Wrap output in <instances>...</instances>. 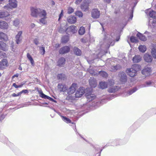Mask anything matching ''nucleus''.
I'll return each instance as SVG.
<instances>
[{"label":"nucleus","instance_id":"obj_50","mask_svg":"<svg viewBox=\"0 0 156 156\" xmlns=\"http://www.w3.org/2000/svg\"><path fill=\"white\" fill-rule=\"evenodd\" d=\"M131 41L133 43H136L137 42V40L135 37L132 36L130 38Z\"/></svg>","mask_w":156,"mask_h":156},{"label":"nucleus","instance_id":"obj_9","mask_svg":"<svg viewBox=\"0 0 156 156\" xmlns=\"http://www.w3.org/2000/svg\"><path fill=\"white\" fill-rule=\"evenodd\" d=\"M40 9H36L34 7H31L30 9L31 15L34 17H38V13Z\"/></svg>","mask_w":156,"mask_h":156},{"label":"nucleus","instance_id":"obj_53","mask_svg":"<svg viewBox=\"0 0 156 156\" xmlns=\"http://www.w3.org/2000/svg\"><path fill=\"white\" fill-rule=\"evenodd\" d=\"M109 85L111 86L113 85L114 84V81L113 80L110 79L109 80Z\"/></svg>","mask_w":156,"mask_h":156},{"label":"nucleus","instance_id":"obj_27","mask_svg":"<svg viewBox=\"0 0 156 156\" xmlns=\"http://www.w3.org/2000/svg\"><path fill=\"white\" fill-rule=\"evenodd\" d=\"M142 57L140 55H135L133 58V61L134 63H138L140 61Z\"/></svg>","mask_w":156,"mask_h":156},{"label":"nucleus","instance_id":"obj_26","mask_svg":"<svg viewBox=\"0 0 156 156\" xmlns=\"http://www.w3.org/2000/svg\"><path fill=\"white\" fill-rule=\"evenodd\" d=\"M86 95L87 101L89 102L94 99L96 97V96L93 94H86Z\"/></svg>","mask_w":156,"mask_h":156},{"label":"nucleus","instance_id":"obj_29","mask_svg":"<svg viewBox=\"0 0 156 156\" xmlns=\"http://www.w3.org/2000/svg\"><path fill=\"white\" fill-rule=\"evenodd\" d=\"M0 48L4 51H6L8 49L5 43L2 41H0Z\"/></svg>","mask_w":156,"mask_h":156},{"label":"nucleus","instance_id":"obj_4","mask_svg":"<svg viewBox=\"0 0 156 156\" xmlns=\"http://www.w3.org/2000/svg\"><path fill=\"white\" fill-rule=\"evenodd\" d=\"M77 86L76 84L73 83L69 88L68 89L67 87V90L66 91L67 94L70 95L73 94L77 88Z\"/></svg>","mask_w":156,"mask_h":156},{"label":"nucleus","instance_id":"obj_18","mask_svg":"<svg viewBox=\"0 0 156 156\" xmlns=\"http://www.w3.org/2000/svg\"><path fill=\"white\" fill-rule=\"evenodd\" d=\"M121 68L120 66L118 64L115 66H112L108 68L109 70L112 72H115Z\"/></svg>","mask_w":156,"mask_h":156},{"label":"nucleus","instance_id":"obj_37","mask_svg":"<svg viewBox=\"0 0 156 156\" xmlns=\"http://www.w3.org/2000/svg\"><path fill=\"white\" fill-rule=\"evenodd\" d=\"M61 117H62V120L65 122H66L67 123H70L72 124H73V122H71V120L68 118L66 117L65 116L61 115Z\"/></svg>","mask_w":156,"mask_h":156},{"label":"nucleus","instance_id":"obj_39","mask_svg":"<svg viewBox=\"0 0 156 156\" xmlns=\"http://www.w3.org/2000/svg\"><path fill=\"white\" fill-rule=\"evenodd\" d=\"M69 40L68 36H65L63 37L62 39V42L63 43H66Z\"/></svg>","mask_w":156,"mask_h":156},{"label":"nucleus","instance_id":"obj_52","mask_svg":"<svg viewBox=\"0 0 156 156\" xmlns=\"http://www.w3.org/2000/svg\"><path fill=\"white\" fill-rule=\"evenodd\" d=\"M74 11V9L71 7H69L68 9V13L71 14Z\"/></svg>","mask_w":156,"mask_h":156},{"label":"nucleus","instance_id":"obj_23","mask_svg":"<svg viewBox=\"0 0 156 156\" xmlns=\"http://www.w3.org/2000/svg\"><path fill=\"white\" fill-rule=\"evenodd\" d=\"M108 85V84L107 82L101 81L99 83V88L102 89H106Z\"/></svg>","mask_w":156,"mask_h":156},{"label":"nucleus","instance_id":"obj_41","mask_svg":"<svg viewBox=\"0 0 156 156\" xmlns=\"http://www.w3.org/2000/svg\"><path fill=\"white\" fill-rule=\"evenodd\" d=\"M27 56L28 59L30 61L31 65L33 66H34V61L31 56L29 54L27 53Z\"/></svg>","mask_w":156,"mask_h":156},{"label":"nucleus","instance_id":"obj_25","mask_svg":"<svg viewBox=\"0 0 156 156\" xmlns=\"http://www.w3.org/2000/svg\"><path fill=\"white\" fill-rule=\"evenodd\" d=\"M67 20L68 23H74L76 20V18L74 16H70L68 17Z\"/></svg>","mask_w":156,"mask_h":156},{"label":"nucleus","instance_id":"obj_56","mask_svg":"<svg viewBox=\"0 0 156 156\" xmlns=\"http://www.w3.org/2000/svg\"><path fill=\"white\" fill-rule=\"evenodd\" d=\"M58 31L59 32L61 33H63L66 31V30H65L64 29H63V28H62L61 27H60L58 30Z\"/></svg>","mask_w":156,"mask_h":156},{"label":"nucleus","instance_id":"obj_14","mask_svg":"<svg viewBox=\"0 0 156 156\" xmlns=\"http://www.w3.org/2000/svg\"><path fill=\"white\" fill-rule=\"evenodd\" d=\"M58 88L61 92H66L67 90V86L62 83H59L58 85Z\"/></svg>","mask_w":156,"mask_h":156},{"label":"nucleus","instance_id":"obj_64","mask_svg":"<svg viewBox=\"0 0 156 156\" xmlns=\"http://www.w3.org/2000/svg\"><path fill=\"white\" fill-rule=\"evenodd\" d=\"M35 24L34 23H32L30 25V27L31 28H33L35 27Z\"/></svg>","mask_w":156,"mask_h":156},{"label":"nucleus","instance_id":"obj_63","mask_svg":"<svg viewBox=\"0 0 156 156\" xmlns=\"http://www.w3.org/2000/svg\"><path fill=\"white\" fill-rule=\"evenodd\" d=\"M60 46V44H56L55 45V47L56 48H58Z\"/></svg>","mask_w":156,"mask_h":156},{"label":"nucleus","instance_id":"obj_48","mask_svg":"<svg viewBox=\"0 0 156 156\" xmlns=\"http://www.w3.org/2000/svg\"><path fill=\"white\" fill-rule=\"evenodd\" d=\"M75 15L79 17H81L83 16V14L80 11H76L75 13Z\"/></svg>","mask_w":156,"mask_h":156},{"label":"nucleus","instance_id":"obj_20","mask_svg":"<svg viewBox=\"0 0 156 156\" xmlns=\"http://www.w3.org/2000/svg\"><path fill=\"white\" fill-rule=\"evenodd\" d=\"M119 89V87L117 86H111L108 89V91L110 93H114L117 91Z\"/></svg>","mask_w":156,"mask_h":156},{"label":"nucleus","instance_id":"obj_57","mask_svg":"<svg viewBox=\"0 0 156 156\" xmlns=\"http://www.w3.org/2000/svg\"><path fill=\"white\" fill-rule=\"evenodd\" d=\"M133 16V10H132L130 14L129 17L128 19V20H132V19Z\"/></svg>","mask_w":156,"mask_h":156},{"label":"nucleus","instance_id":"obj_28","mask_svg":"<svg viewBox=\"0 0 156 156\" xmlns=\"http://www.w3.org/2000/svg\"><path fill=\"white\" fill-rule=\"evenodd\" d=\"M88 4L87 3H83L81 6V9L83 11L86 12L88 10Z\"/></svg>","mask_w":156,"mask_h":156},{"label":"nucleus","instance_id":"obj_33","mask_svg":"<svg viewBox=\"0 0 156 156\" xmlns=\"http://www.w3.org/2000/svg\"><path fill=\"white\" fill-rule=\"evenodd\" d=\"M152 83V82L151 81H146L145 84H142L141 85L140 87L143 88L144 87H150Z\"/></svg>","mask_w":156,"mask_h":156},{"label":"nucleus","instance_id":"obj_36","mask_svg":"<svg viewBox=\"0 0 156 156\" xmlns=\"http://www.w3.org/2000/svg\"><path fill=\"white\" fill-rule=\"evenodd\" d=\"M47 18H41L38 21V23L41 25H45L47 23Z\"/></svg>","mask_w":156,"mask_h":156},{"label":"nucleus","instance_id":"obj_31","mask_svg":"<svg viewBox=\"0 0 156 156\" xmlns=\"http://www.w3.org/2000/svg\"><path fill=\"white\" fill-rule=\"evenodd\" d=\"M0 39L7 41L8 39L7 35L3 32H0Z\"/></svg>","mask_w":156,"mask_h":156},{"label":"nucleus","instance_id":"obj_55","mask_svg":"<svg viewBox=\"0 0 156 156\" xmlns=\"http://www.w3.org/2000/svg\"><path fill=\"white\" fill-rule=\"evenodd\" d=\"M34 42L36 45H38L39 44L38 39L37 38H35L34 40Z\"/></svg>","mask_w":156,"mask_h":156},{"label":"nucleus","instance_id":"obj_62","mask_svg":"<svg viewBox=\"0 0 156 156\" xmlns=\"http://www.w3.org/2000/svg\"><path fill=\"white\" fill-rule=\"evenodd\" d=\"M19 76V74L18 73L14 75L12 77V78L13 79L15 77H17Z\"/></svg>","mask_w":156,"mask_h":156},{"label":"nucleus","instance_id":"obj_1","mask_svg":"<svg viewBox=\"0 0 156 156\" xmlns=\"http://www.w3.org/2000/svg\"><path fill=\"white\" fill-rule=\"evenodd\" d=\"M116 37L115 40L116 41H118L120 37L119 35L117 36L116 35H115L113 33L112 34L110 35L106 33V34H105L103 44H102L101 42H100V44L101 46L105 45L106 48H109L110 46H112L114 44V41Z\"/></svg>","mask_w":156,"mask_h":156},{"label":"nucleus","instance_id":"obj_10","mask_svg":"<svg viewBox=\"0 0 156 156\" xmlns=\"http://www.w3.org/2000/svg\"><path fill=\"white\" fill-rule=\"evenodd\" d=\"M70 48L67 46H65L61 48L59 51V53L60 54H63L68 52L70 50Z\"/></svg>","mask_w":156,"mask_h":156},{"label":"nucleus","instance_id":"obj_17","mask_svg":"<svg viewBox=\"0 0 156 156\" xmlns=\"http://www.w3.org/2000/svg\"><path fill=\"white\" fill-rule=\"evenodd\" d=\"M89 83L91 87H95L97 85L96 80L94 78H90L89 80Z\"/></svg>","mask_w":156,"mask_h":156},{"label":"nucleus","instance_id":"obj_47","mask_svg":"<svg viewBox=\"0 0 156 156\" xmlns=\"http://www.w3.org/2000/svg\"><path fill=\"white\" fill-rule=\"evenodd\" d=\"M151 53L153 57L156 58V48H153L152 49Z\"/></svg>","mask_w":156,"mask_h":156},{"label":"nucleus","instance_id":"obj_2","mask_svg":"<svg viewBox=\"0 0 156 156\" xmlns=\"http://www.w3.org/2000/svg\"><path fill=\"white\" fill-rule=\"evenodd\" d=\"M140 66L138 64H134L130 68H128L126 70V73L129 76L133 77L136 75L137 71L140 69Z\"/></svg>","mask_w":156,"mask_h":156},{"label":"nucleus","instance_id":"obj_45","mask_svg":"<svg viewBox=\"0 0 156 156\" xmlns=\"http://www.w3.org/2000/svg\"><path fill=\"white\" fill-rule=\"evenodd\" d=\"M13 25L16 27H17L19 25L20 22L19 19H16L13 21Z\"/></svg>","mask_w":156,"mask_h":156},{"label":"nucleus","instance_id":"obj_19","mask_svg":"<svg viewBox=\"0 0 156 156\" xmlns=\"http://www.w3.org/2000/svg\"><path fill=\"white\" fill-rule=\"evenodd\" d=\"M66 60L64 58H60L57 62V66L60 67H62L65 63Z\"/></svg>","mask_w":156,"mask_h":156},{"label":"nucleus","instance_id":"obj_35","mask_svg":"<svg viewBox=\"0 0 156 156\" xmlns=\"http://www.w3.org/2000/svg\"><path fill=\"white\" fill-rule=\"evenodd\" d=\"M74 53L78 56L81 55L82 52L77 47H75L73 49Z\"/></svg>","mask_w":156,"mask_h":156},{"label":"nucleus","instance_id":"obj_54","mask_svg":"<svg viewBox=\"0 0 156 156\" xmlns=\"http://www.w3.org/2000/svg\"><path fill=\"white\" fill-rule=\"evenodd\" d=\"M89 73L92 75H95L96 74V73L91 69H90L89 70Z\"/></svg>","mask_w":156,"mask_h":156},{"label":"nucleus","instance_id":"obj_13","mask_svg":"<svg viewBox=\"0 0 156 156\" xmlns=\"http://www.w3.org/2000/svg\"><path fill=\"white\" fill-rule=\"evenodd\" d=\"M142 73L146 76H148L151 73V69L150 67H146L142 71Z\"/></svg>","mask_w":156,"mask_h":156},{"label":"nucleus","instance_id":"obj_30","mask_svg":"<svg viewBox=\"0 0 156 156\" xmlns=\"http://www.w3.org/2000/svg\"><path fill=\"white\" fill-rule=\"evenodd\" d=\"M149 25L152 24L153 27L156 29V19H150L149 22Z\"/></svg>","mask_w":156,"mask_h":156},{"label":"nucleus","instance_id":"obj_15","mask_svg":"<svg viewBox=\"0 0 156 156\" xmlns=\"http://www.w3.org/2000/svg\"><path fill=\"white\" fill-rule=\"evenodd\" d=\"M39 93L40 94V96L41 98L45 99H47L49 100L50 101H51L53 102H56V101L53 99L52 98L49 97V96H48L45 94H44L42 92V91H40L39 92Z\"/></svg>","mask_w":156,"mask_h":156},{"label":"nucleus","instance_id":"obj_24","mask_svg":"<svg viewBox=\"0 0 156 156\" xmlns=\"http://www.w3.org/2000/svg\"><path fill=\"white\" fill-rule=\"evenodd\" d=\"M8 24L4 21H0V28L2 29H7L8 27Z\"/></svg>","mask_w":156,"mask_h":156},{"label":"nucleus","instance_id":"obj_21","mask_svg":"<svg viewBox=\"0 0 156 156\" xmlns=\"http://www.w3.org/2000/svg\"><path fill=\"white\" fill-rule=\"evenodd\" d=\"M137 90L136 87H134L132 89L128 91L127 92H125L123 94V96L124 97L128 96L136 91Z\"/></svg>","mask_w":156,"mask_h":156},{"label":"nucleus","instance_id":"obj_32","mask_svg":"<svg viewBox=\"0 0 156 156\" xmlns=\"http://www.w3.org/2000/svg\"><path fill=\"white\" fill-rule=\"evenodd\" d=\"M136 36L141 41H145L147 40V38L145 36L140 33H138Z\"/></svg>","mask_w":156,"mask_h":156},{"label":"nucleus","instance_id":"obj_34","mask_svg":"<svg viewBox=\"0 0 156 156\" xmlns=\"http://www.w3.org/2000/svg\"><path fill=\"white\" fill-rule=\"evenodd\" d=\"M7 62L5 59H3L1 62H0V67L4 68L5 66H7Z\"/></svg>","mask_w":156,"mask_h":156},{"label":"nucleus","instance_id":"obj_49","mask_svg":"<svg viewBox=\"0 0 156 156\" xmlns=\"http://www.w3.org/2000/svg\"><path fill=\"white\" fill-rule=\"evenodd\" d=\"M105 102V99H101L100 101L97 102L96 105L98 106H100L99 104H103Z\"/></svg>","mask_w":156,"mask_h":156},{"label":"nucleus","instance_id":"obj_44","mask_svg":"<svg viewBox=\"0 0 156 156\" xmlns=\"http://www.w3.org/2000/svg\"><path fill=\"white\" fill-rule=\"evenodd\" d=\"M57 77L59 79L64 80L65 78V75L63 73L59 74H58Z\"/></svg>","mask_w":156,"mask_h":156},{"label":"nucleus","instance_id":"obj_12","mask_svg":"<svg viewBox=\"0 0 156 156\" xmlns=\"http://www.w3.org/2000/svg\"><path fill=\"white\" fill-rule=\"evenodd\" d=\"M22 31H21L18 32V34L16 36V43L17 44H20L22 39Z\"/></svg>","mask_w":156,"mask_h":156},{"label":"nucleus","instance_id":"obj_11","mask_svg":"<svg viewBox=\"0 0 156 156\" xmlns=\"http://www.w3.org/2000/svg\"><path fill=\"white\" fill-rule=\"evenodd\" d=\"M100 12L97 9H93L91 11V16L93 18H98L100 16Z\"/></svg>","mask_w":156,"mask_h":156},{"label":"nucleus","instance_id":"obj_59","mask_svg":"<svg viewBox=\"0 0 156 156\" xmlns=\"http://www.w3.org/2000/svg\"><path fill=\"white\" fill-rule=\"evenodd\" d=\"M28 92V91L27 90H22L20 92V93H21V94L23 93H24L25 94H26Z\"/></svg>","mask_w":156,"mask_h":156},{"label":"nucleus","instance_id":"obj_51","mask_svg":"<svg viewBox=\"0 0 156 156\" xmlns=\"http://www.w3.org/2000/svg\"><path fill=\"white\" fill-rule=\"evenodd\" d=\"M23 84H22L20 85H17L15 83H14L13 84L12 86L15 88H17L21 87L23 86Z\"/></svg>","mask_w":156,"mask_h":156},{"label":"nucleus","instance_id":"obj_42","mask_svg":"<svg viewBox=\"0 0 156 156\" xmlns=\"http://www.w3.org/2000/svg\"><path fill=\"white\" fill-rule=\"evenodd\" d=\"M99 75L104 78H106L108 76L107 73L104 71H101L99 73Z\"/></svg>","mask_w":156,"mask_h":156},{"label":"nucleus","instance_id":"obj_61","mask_svg":"<svg viewBox=\"0 0 156 156\" xmlns=\"http://www.w3.org/2000/svg\"><path fill=\"white\" fill-rule=\"evenodd\" d=\"M82 0H76L75 2V3L76 4H79L81 1Z\"/></svg>","mask_w":156,"mask_h":156},{"label":"nucleus","instance_id":"obj_3","mask_svg":"<svg viewBox=\"0 0 156 156\" xmlns=\"http://www.w3.org/2000/svg\"><path fill=\"white\" fill-rule=\"evenodd\" d=\"M17 6V1L16 0H9V4L4 7L5 9L9 11L12 8H15Z\"/></svg>","mask_w":156,"mask_h":156},{"label":"nucleus","instance_id":"obj_22","mask_svg":"<svg viewBox=\"0 0 156 156\" xmlns=\"http://www.w3.org/2000/svg\"><path fill=\"white\" fill-rule=\"evenodd\" d=\"M144 58L145 61L147 62H151L152 60V57L151 55L146 54L144 55Z\"/></svg>","mask_w":156,"mask_h":156},{"label":"nucleus","instance_id":"obj_40","mask_svg":"<svg viewBox=\"0 0 156 156\" xmlns=\"http://www.w3.org/2000/svg\"><path fill=\"white\" fill-rule=\"evenodd\" d=\"M139 50L142 52H145L146 50V47L144 45H140L138 47Z\"/></svg>","mask_w":156,"mask_h":156},{"label":"nucleus","instance_id":"obj_5","mask_svg":"<svg viewBox=\"0 0 156 156\" xmlns=\"http://www.w3.org/2000/svg\"><path fill=\"white\" fill-rule=\"evenodd\" d=\"M120 80L122 83H125L127 80V76L126 74L124 72H121L119 73L118 75Z\"/></svg>","mask_w":156,"mask_h":156},{"label":"nucleus","instance_id":"obj_6","mask_svg":"<svg viewBox=\"0 0 156 156\" xmlns=\"http://www.w3.org/2000/svg\"><path fill=\"white\" fill-rule=\"evenodd\" d=\"M77 29L76 27L74 25H72L68 27L66 30V32L68 34L71 33L74 34L76 32Z\"/></svg>","mask_w":156,"mask_h":156},{"label":"nucleus","instance_id":"obj_16","mask_svg":"<svg viewBox=\"0 0 156 156\" xmlns=\"http://www.w3.org/2000/svg\"><path fill=\"white\" fill-rule=\"evenodd\" d=\"M38 14V17L47 18V13L45 10L40 9Z\"/></svg>","mask_w":156,"mask_h":156},{"label":"nucleus","instance_id":"obj_38","mask_svg":"<svg viewBox=\"0 0 156 156\" xmlns=\"http://www.w3.org/2000/svg\"><path fill=\"white\" fill-rule=\"evenodd\" d=\"M149 16L154 19H155L156 18V12L151 10L149 12Z\"/></svg>","mask_w":156,"mask_h":156},{"label":"nucleus","instance_id":"obj_8","mask_svg":"<svg viewBox=\"0 0 156 156\" xmlns=\"http://www.w3.org/2000/svg\"><path fill=\"white\" fill-rule=\"evenodd\" d=\"M85 88L83 87H80L76 92L75 95L77 98H79L82 96L85 92Z\"/></svg>","mask_w":156,"mask_h":156},{"label":"nucleus","instance_id":"obj_60","mask_svg":"<svg viewBox=\"0 0 156 156\" xmlns=\"http://www.w3.org/2000/svg\"><path fill=\"white\" fill-rule=\"evenodd\" d=\"M105 3L109 4L110 3L111 0H103Z\"/></svg>","mask_w":156,"mask_h":156},{"label":"nucleus","instance_id":"obj_58","mask_svg":"<svg viewBox=\"0 0 156 156\" xmlns=\"http://www.w3.org/2000/svg\"><path fill=\"white\" fill-rule=\"evenodd\" d=\"M62 12H63V10H62V11H61V12L59 16V18L58 19V21H59V20H60V19H61V17L63 16V14Z\"/></svg>","mask_w":156,"mask_h":156},{"label":"nucleus","instance_id":"obj_7","mask_svg":"<svg viewBox=\"0 0 156 156\" xmlns=\"http://www.w3.org/2000/svg\"><path fill=\"white\" fill-rule=\"evenodd\" d=\"M4 17H5V20L8 21H10L11 18L9 14L7 11L0 12V18H2Z\"/></svg>","mask_w":156,"mask_h":156},{"label":"nucleus","instance_id":"obj_46","mask_svg":"<svg viewBox=\"0 0 156 156\" xmlns=\"http://www.w3.org/2000/svg\"><path fill=\"white\" fill-rule=\"evenodd\" d=\"M40 52L41 54L44 55L45 52V49L44 47H39Z\"/></svg>","mask_w":156,"mask_h":156},{"label":"nucleus","instance_id":"obj_43","mask_svg":"<svg viewBox=\"0 0 156 156\" xmlns=\"http://www.w3.org/2000/svg\"><path fill=\"white\" fill-rule=\"evenodd\" d=\"M85 33V30L84 28L83 27H81L79 30V33L80 35H83Z\"/></svg>","mask_w":156,"mask_h":156}]
</instances>
